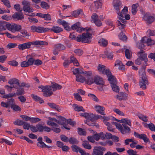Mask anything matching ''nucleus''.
I'll return each instance as SVG.
<instances>
[{
  "instance_id": "obj_1",
  "label": "nucleus",
  "mask_w": 155,
  "mask_h": 155,
  "mask_svg": "<svg viewBox=\"0 0 155 155\" xmlns=\"http://www.w3.org/2000/svg\"><path fill=\"white\" fill-rule=\"evenodd\" d=\"M118 122L123 124V126L122 125L119 123H117L116 122H112V124L115 125L117 128L119 130L120 132L123 134H125L127 133H128L130 131V129L129 127L126 125L127 124L129 126H131V122L130 119L128 118H122L121 120H116Z\"/></svg>"
},
{
  "instance_id": "obj_2",
  "label": "nucleus",
  "mask_w": 155,
  "mask_h": 155,
  "mask_svg": "<svg viewBox=\"0 0 155 155\" xmlns=\"http://www.w3.org/2000/svg\"><path fill=\"white\" fill-rule=\"evenodd\" d=\"M147 56V54L143 50H140V51L138 52V58L135 60V64L139 65L141 64L142 61H143L144 62V65L142 66L139 70L142 69L145 71L146 66L148 65V59Z\"/></svg>"
},
{
  "instance_id": "obj_3",
  "label": "nucleus",
  "mask_w": 155,
  "mask_h": 155,
  "mask_svg": "<svg viewBox=\"0 0 155 155\" xmlns=\"http://www.w3.org/2000/svg\"><path fill=\"white\" fill-rule=\"evenodd\" d=\"M91 30V28H85V31H87L86 33H83L82 35H79L76 38L77 41L78 42L82 41L84 43L89 42L91 41L92 38L91 34L88 32Z\"/></svg>"
},
{
  "instance_id": "obj_4",
  "label": "nucleus",
  "mask_w": 155,
  "mask_h": 155,
  "mask_svg": "<svg viewBox=\"0 0 155 155\" xmlns=\"http://www.w3.org/2000/svg\"><path fill=\"white\" fill-rule=\"evenodd\" d=\"M139 73L140 78H141L139 83L140 87L142 89L145 90L146 89V84H148L145 71L141 69L139 70Z\"/></svg>"
},
{
  "instance_id": "obj_5",
  "label": "nucleus",
  "mask_w": 155,
  "mask_h": 155,
  "mask_svg": "<svg viewBox=\"0 0 155 155\" xmlns=\"http://www.w3.org/2000/svg\"><path fill=\"white\" fill-rule=\"evenodd\" d=\"M127 11V7H125L121 12L118 14L117 18L123 23H126L127 22L126 20H128L130 19V15L126 14Z\"/></svg>"
},
{
  "instance_id": "obj_6",
  "label": "nucleus",
  "mask_w": 155,
  "mask_h": 155,
  "mask_svg": "<svg viewBox=\"0 0 155 155\" xmlns=\"http://www.w3.org/2000/svg\"><path fill=\"white\" fill-rule=\"evenodd\" d=\"M49 121H47V124L49 125L52 126V130L55 133H59L61 130L59 126L54 122H57V120L54 118H51L49 117L48 118Z\"/></svg>"
},
{
  "instance_id": "obj_7",
  "label": "nucleus",
  "mask_w": 155,
  "mask_h": 155,
  "mask_svg": "<svg viewBox=\"0 0 155 155\" xmlns=\"http://www.w3.org/2000/svg\"><path fill=\"white\" fill-rule=\"evenodd\" d=\"M5 27L8 30L13 33L19 31L21 29V25L16 24H11L8 23L6 24Z\"/></svg>"
},
{
  "instance_id": "obj_8",
  "label": "nucleus",
  "mask_w": 155,
  "mask_h": 155,
  "mask_svg": "<svg viewBox=\"0 0 155 155\" xmlns=\"http://www.w3.org/2000/svg\"><path fill=\"white\" fill-rule=\"evenodd\" d=\"M38 88L41 89V91L43 92V95L45 97L50 96L52 94L53 91L51 86L41 85L39 86Z\"/></svg>"
},
{
  "instance_id": "obj_9",
  "label": "nucleus",
  "mask_w": 155,
  "mask_h": 155,
  "mask_svg": "<svg viewBox=\"0 0 155 155\" xmlns=\"http://www.w3.org/2000/svg\"><path fill=\"white\" fill-rule=\"evenodd\" d=\"M23 10L25 12L30 13L32 12L34 10L32 7L30 6V2L24 0L22 2Z\"/></svg>"
},
{
  "instance_id": "obj_10",
  "label": "nucleus",
  "mask_w": 155,
  "mask_h": 155,
  "mask_svg": "<svg viewBox=\"0 0 155 155\" xmlns=\"http://www.w3.org/2000/svg\"><path fill=\"white\" fill-rule=\"evenodd\" d=\"M31 29L32 32H37L38 33L45 32L48 31L50 29L48 28H44L42 27L36 26L34 25L31 27Z\"/></svg>"
},
{
  "instance_id": "obj_11",
  "label": "nucleus",
  "mask_w": 155,
  "mask_h": 155,
  "mask_svg": "<svg viewBox=\"0 0 155 155\" xmlns=\"http://www.w3.org/2000/svg\"><path fill=\"white\" fill-rule=\"evenodd\" d=\"M104 151V148L102 147H95L93 149L92 155H103Z\"/></svg>"
},
{
  "instance_id": "obj_12",
  "label": "nucleus",
  "mask_w": 155,
  "mask_h": 155,
  "mask_svg": "<svg viewBox=\"0 0 155 155\" xmlns=\"http://www.w3.org/2000/svg\"><path fill=\"white\" fill-rule=\"evenodd\" d=\"M91 17V21L94 22L96 26H100L102 25L101 22L98 20V16L96 14H93Z\"/></svg>"
},
{
  "instance_id": "obj_13",
  "label": "nucleus",
  "mask_w": 155,
  "mask_h": 155,
  "mask_svg": "<svg viewBox=\"0 0 155 155\" xmlns=\"http://www.w3.org/2000/svg\"><path fill=\"white\" fill-rule=\"evenodd\" d=\"M97 70L99 73L105 74H108L110 71L108 69H106L105 66L101 64H99Z\"/></svg>"
},
{
  "instance_id": "obj_14",
  "label": "nucleus",
  "mask_w": 155,
  "mask_h": 155,
  "mask_svg": "<svg viewBox=\"0 0 155 155\" xmlns=\"http://www.w3.org/2000/svg\"><path fill=\"white\" fill-rule=\"evenodd\" d=\"M31 45V42L25 43L18 45V48L20 50L22 51L24 49L30 48Z\"/></svg>"
},
{
  "instance_id": "obj_15",
  "label": "nucleus",
  "mask_w": 155,
  "mask_h": 155,
  "mask_svg": "<svg viewBox=\"0 0 155 155\" xmlns=\"http://www.w3.org/2000/svg\"><path fill=\"white\" fill-rule=\"evenodd\" d=\"M147 37H144L142 38L140 42H138L137 44V47L140 49H143L144 48L145 44H146Z\"/></svg>"
},
{
  "instance_id": "obj_16",
  "label": "nucleus",
  "mask_w": 155,
  "mask_h": 155,
  "mask_svg": "<svg viewBox=\"0 0 155 155\" xmlns=\"http://www.w3.org/2000/svg\"><path fill=\"white\" fill-rule=\"evenodd\" d=\"M143 19L147 23L150 24L153 21L154 18L149 14L147 13L144 15Z\"/></svg>"
},
{
  "instance_id": "obj_17",
  "label": "nucleus",
  "mask_w": 155,
  "mask_h": 155,
  "mask_svg": "<svg viewBox=\"0 0 155 155\" xmlns=\"http://www.w3.org/2000/svg\"><path fill=\"white\" fill-rule=\"evenodd\" d=\"M80 22H77L72 26L71 28L73 30H76L78 32H81L82 31H84L85 28L80 27Z\"/></svg>"
},
{
  "instance_id": "obj_18",
  "label": "nucleus",
  "mask_w": 155,
  "mask_h": 155,
  "mask_svg": "<svg viewBox=\"0 0 155 155\" xmlns=\"http://www.w3.org/2000/svg\"><path fill=\"white\" fill-rule=\"evenodd\" d=\"M37 140L38 142L37 143V146L41 148L47 147L49 148L51 147V146H49L46 145L42 141V138L41 137H39Z\"/></svg>"
},
{
  "instance_id": "obj_19",
  "label": "nucleus",
  "mask_w": 155,
  "mask_h": 155,
  "mask_svg": "<svg viewBox=\"0 0 155 155\" xmlns=\"http://www.w3.org/2000/svg\"><path fill=\"white\" fill-rule=\"evenodd\" d=\"M114 66L117 68H118V69L120 70L124 71L125 70L124 65L120 60H117L115 61Z\"/></svg>"
},
{
  "instance_id": "obj_20",
  "label": "nucleus",
  "mask_w": 155,
  "mask_h": 155,
  "mask_svg": "<svg viewBox=\"0 0 155 155\" xmlns=\"http://www.w3.org/2000/svg\"><path fill=\"white\" fill-rule=\"evenodd\" d=\"M94 83L97 84L104 85V82L103 79L100 76L96 75L94 77Z\"/></svg>"
},
{
  "instance_id": "obj_21",
  "label": "nucleus",
  "mask_w": 155,
  "mask_h": 155,
  "mask_svg": "<svg viewBox=\"0 0 155 155\" xmlns=\"http://www.w3.org/2000/svg\"><path fill=\"white\" fill-rule=\"evenodd\" d=\"M127 95L125 93L120 92L115 97L120 101L126 100L127 99Z\"/></svg>"
},
{
  "instance_id": "obj_22",
  "label": "nucleus",
  "mask_w": 155,
  "mask_h": 155,
  "mask_svg": "<svg viewBox=\"0 0 155 155\" xmlns=\"http://www.w3.org/2000/svg\"><path fill=\"white\" fill-rule=\"evenodd\" d=\"M66 122V119L64 117H62L58 120H57V123L59 124H61L63 125V127L67 130H70V128L67 127V126L65 124V123Z\"/></svg>"
},
{
  "instance_id": "obj_23",
  "label": "nucleus",
  "mask_w": 155,
  "mask_h": 155,
  "mask_svg": "<svg viewBox=\"0 0 155 155\" xmlns=\"http://www.w3.org/2000/svg\"><path fill=\"white\" fill-rule=\"evenodd\" d=\"M106 75L108 78V80L110 82L111 84L114 83H116V81L115 78L112 75L110 71L109 72L108 74H107Z\"/></svg>"
},
{
  "instance_id": "obj_24",
  "label": "nucleus",
  "mask_w": 155,
  "mask_h": 155,
  "mask_svg": "<svg viewBox=\"0 0 155 155\" xmlns=\"http://www.w3.org/2000/svg\"><path fill=\"white\" fill-rule=\"evenodd\" d=\"M96 110L103 115H105L103 111L104 110V107L99 105H96L94 106Z\"/></svg>"
},
{
  "instance_id": "obj_25",
  "label": "nucleus",
  "mask_w": 155,
  "mask_h": 155,
  "mask_svg": "<svg viewBox=\"0 0 155 155\" xmlns=\"http://www.w3.org/2000/svg\"><path fill=\"white\" fill-rule=\"evenodd\" d=\"M12 17L14 18L17 20H21L24 18L23 14L21 13H15Z\"/></svg>"
},
{
  "instance_id": "obj_26",
  "label": "nucleus",
  "mask_w": 155,
  "mask_h": 155,
  "mask_svg": "<svg viewBox=\"0 0 155 155\" xmlns=\"http://www.w3.org/2000/svg\"><path fill=\"white\" fill-rule=\"evenodd\" d=\"M143 126L146 127H148L149 129L152 131H155V127L154 125L152 123L147 124L145 122L143 123Z\"/></svg>"
},
{
  "instance_id": "obj_27",
  "label": "nucleus",
  "mask_w": 155,
  "mask_h": 155,
  "mask_svg": "<svg viewBox=\"0 0 155 155\" xmlns=\"http://www.w3.org/2000/svg\"><path fill=\"white\" fill-rule=\"evenodd\" d=\"M76 80L77 82L84 83L85 82L86 79L84 77L81 75H78L76 76Z\"/></svg>"
},
{
  "instance_id": "obj_28",
  "label": "nucleus",
  "mask_w": 155,
  "mask_h": 155,
  "mask_svg": "<svg viewBox=\"0 0 155 155\" xmlns=\"http://www.w3.org/2000/svg\"><path fill=\"white\" fill-rule=\"evenodd\" d=\"M73 107L74 109L75 110L78 111H85L84 109L82 107L79 106L76 104H74L73 105Z\"/></svg>"
},
{
  "instance_id": "obj_29",
  "label": "nucleus",
  "mask_w": 155,
  "mask_h": 155,
  "mask_svg": "<svg viewBox=\"0 0 155 155\" xmlns=\"http://www.w3.org/2000/svg\"><path fill=\"white\" fill-rule=\"evenodd\" d=\"M55 33H59L63 31L62 29L58 26H54L51 29H49Z\"/></svg>"
},
{
  "instance_id": "obj_30",
  "label": "nucleus",
  "mask_w": 155,
  "mask_h": 155,
  "mask_svg": "<svg viewBox=\"0 0 155 155\" xmlns=\"http://www.w3.org/2000/svg\"><path fill=\"white\" fill-rule=\"evenodd\" d=\"M8 83L12 85V86L14 85L15 86V85L17 86L19 85L18 81V79L15 78L9 80Z\"/></svg>"
},
{
  "instance_id": "obj_31",
  "label": "nucleus",
  "mask_w": 155,
  "mask_h": 155,
  "mask_svg": "<svg viewBox=\"0 0 155 155\" xmlns=\"http://www.w3.org/2000/svg\"><path fill=\"white\" fill-rule=\"evenodd\" d=\"M110 120H117V119H116L115 118L111 116H109L108 117H103L102 120L104 122L105 121L107 122Z\"/></svg>"
},
{
  "instance_id": "obj_32",
  "label": "nucleus",
  "mask_w": 155,
  "mask_h": 155,
  "mask_svg": "<svg viewBox=\"0 0 155 155\" xmlns=\"http://www.w3.org/2000/svg\"><path fill=\"white\" fill-rule=\"evenodd\" d=\"M94 77H88L86 79L85 83L88 85H91L94 83Z\"/></svg>"
},
{
  "instance_id": "obj_33",
  "label": "nucleus",
  "mask_w": 155,
  "mask_h": 155,
  "mask_svg": "<svg viewBox=\"0 0 155 155\" xmlns=\"http://www.w3.org/2000/svg\"><path fill=\"white\" fill-rule=\"evenodd\" d=\"M18 87L16 88L17 92L16 93V95H22L24 94V91L23 88L21 87L20 85H18Z\"/></svg>"
},
{
  "instance_id": "obj_34",
  "label": "nucleus",
  "mask_w": 155,
  "mask_h": 155,
  "mask_svg": "<svg viewBox=\"0 0 155 155\" xmlns=\"http://www.w3.org/2000/svg\"><path fill=\"white\" fill-rule=\"evenodd\" d=\"M87 115H86L85 118L91 121L94 120V115L92 114L91 113H86Z\"/></svg>"
},
{
  "instance_id": "obj_35",
  "label": "nucleus",
  "mask_w": 155,
  "mask_h": 155,
  "mask_svg": "<svg viewBox=\"0 0 155 155\" xmlns=\"http://www.w3.org/2000/svg\"><path fill=\"white\" fill-rule=\"evenodd\" d=\"M139 5L138 4H134L132 6L131 12L133 15H135L137 12V8L138 7Z\"/></svg>"
},
{
  "instance_id": "obj_36",
  "label": "nucleus",
  "mask_w": 155,
  "mask_h": 155,
  "mask_svg": "<svg viewBox=\"0 0 155 155\" xmlns=\"http://www.w3.org/2000/svg\"><path fill=\"white\" fill-rule=\"evenodd\" d=\"M132 53L130 49H126L125 51V56L127 58L130 59L132 56Z\"/></svg>"
},
{
  "instance_id": "obj_37",
  "label": "nucleus",
  "mask_w": 155,
  "mask_h": 155,
  "mask_svg": "<svg viewBox=\"0 0 155 155\" xmlns=\"http://www.w3.org/2000/svg\"><path fill=\"white\" fill-rule=\"evenodd\" d=\"M98 42L101 45L104 47L106 46L108 44L107 41L104 38L101 39Z\"/></svg>"
},
{
  "instance_id": "obj_38",
  "label": "nucleus",
  "mask_w": 155,
  "mask_h": 155,
  "mask_svg": "<svg viewBox=\"0 0 155 155\" xmlns=\"http://www.w3.org/2000/svg\"><path fill=\"white\" fill-rule=\"evenodd\" d=\"M121 22H122L119 19L117 21V25L120 30L123 29L126 26L125 25L122 24Z\"/></svg>"
},
{
  "instance_id": "obj_39",
  "label": "nucleus",
  "mask_w": 155,
  "mask_h": 155,
  "mask_svg": "<svg viewBox=\"0 0 155 155\" xmlns=\"http://www.w3.org/2000/svg\"><path fill=\"white\" fill-rule=\"evenodd\" d=\"M105 54L109 59L112 58L113 57V53L109 49H107L105 52Z\"/></svg>"
},
{
  "instance_id": "obj_40",
  "label": "nucleus",
  "mask_w": 155,
  "mask_h": 155,
  "mask_svg": "<svg viewBox=\"0 0 155 155\" xmlns=\"http://www.w3.org/2000/svg\"><path fill=\"white\" fill-rule=\"evenodd\" d=\"M51 87L52 89H53V91H54L56 90L60 89L62 88V86L56 83L53 84Z\"/></svg>"
},
{
  "instance_id": "obj_41",
  "label": "nucleus",
  "mask_w": 155,
  "mask_h": 155,
  "mask_svg": "<svg viewBox=\"0 0 155 155\" xmlns=\"http://www.w3.org/2000/svg\"><path fill=\"white\" fill-rule=\"evenodd\" d=\"M56 49L58 51H61L65 49V47L64 46L61 44H58L56 45L55 46Z\"/></svg>"
},
{
  "instance_id": "obj_42",
  "label": "nucleus",
  "mask_w": 155,
  "mask_h": 155,
  "mask_svg": "<svg viewBox=\"0 0 155 155\" xmlns=\"http://www.w3.org/2000/svg\"><path fill=\"white\" fill-rule=\"evenodd\" d=\"M118 37L120 40L123 41H125L127 39V36L122 31L119 34Z\"/></svg>"
},
{
  "instance_id": "obj_43",
  "label": "nucleus",
  "mask_w": 155,
  "mask_h": 155,
  "mask_svg": "<svg viewBox=\"0 0 155 155\" xmlns=\"http://www.w3.org/2000/svg\"><path fill=\"white\" fill-rule=\"evenodd\" d=\"M32 45H45L48 44V43L45 41H36L31 42Z\"/></svg>"
},
{
  "instance_id": "obj_44",
  "label": "nucleus",
  "mask_w": 155,
  "mask_h": 155,
  "mask_svg": "<svg viewBox=\"0 0 155 155\" xmlns=\"http://www.w3.org/2000/svg\"><path fill=\"white\" fill-rule=\"evenodd\" d=\"M82 10L81 9H78L73 12L72 13V15L74 17H77L79 15L80 13L82 12Z\"/></svg>"
},
{
  "instance_id": "obj_45",
  "label": "nucleus",
  "mask_w": 155,
  "mask_h": 155,
  "mask_svg": "<svg viewBox=\"0 0 155 155\" xmlns=\"http://www.w3.org/2000/svg\"><path fill=\"white\" fill-rule=\"evenodd\" d=\"M139 138L143 139L145 142H147L148 141V139L147 138L146 135L144 134H140Z\"/></svg>"
},
{
  "instance_id": "obj_46",
  "label": "nucleus",
  "mask_w": 155,
  "mask_h": 155,
  "mask_svg": "<svg viewBox=\"0 0 155 155\" xmlns=\"http://www.w3.org/2000/svg\"><path fill=\"white\" fill-rule=\"evenodd\" d=\"M102 1L101 0H97L94 2V4L95 7L97 8H101L102 6Z\"/></svg>"
},
{
  "instance_id": "obj_47",
  "label": "nucleus",
  "mask_w": 155,
  "mask_h": 155,
  "mask_svg": "<svg viewBox=\"0 0 155 155\" xmlns=\"http://www.w3.org/2000/svg\"><path fill=\"white\" fill-rule=\"evenodd\" d=\"M112 88L113 91L116 92H118L119 91V87L117 86L115 83H114L111 84Z\"/></svg>"
},
{
  "instance_id": "obj_48",
  "label": "nucleus",
  "mask_w": 155,
  "mask_h": 155,
  "mask_svg": "<svg viewBox=\"0 0 155 155\" xmlns=\"http://www.w3.org/2000/svg\"><path fill=\"white\" fill-rule=\"evenodd\" d=\"M41 8L45 9H48L50 7L48 3L45 2H41Z\"/></svg>"
},
{
  "instance_id": "obj_49",
  "label": "nucleus",
  "mask_w": 155,
  "mask_h": 155,
  "mask_svg": "<svg viewBox=\"0 0 155 155\" xmlns=\"http://www.w3.org/2000/svg\"><path fill=\"white\" fill-rule=\"evenodd\" d=\"M20 32L24 37H26V38H28L30 35V34L29 33H28L27 31L25 29L21 30Z\"/></svg>"
},
{
  "instance_id": "obj_50",
  "label": "nucleus",
  "mask_w": 155,
  "mask_h": 155,
  "mask_svg": "<svg viewBox=\"0 0 155 155\" xmlns=\"http://www.w3.org/2000/svg\"><path fill=\"white\" fill-rule=\"evenodd\" d=\"M5 34L8 37V38H18L20 36H19V35L16 36H14L13 35H11V34L8 33V32H6L5 33H0V35H3Z\"/></svg>"
},
{
  "instance_id": "obj_51",
  "label": "nucleus",
  "mask_w": 155,
  "mask_h": 155,
  "mask_svg": "<svg viewBox=\"0 0 155 155\" xmlns=\"http://www.w3.org/2000/svg\"><path fill=\"white\" fill-rule=\"evenodd\" d=\"M82 145L86 149L89 150L91 148V146L89 144L87 141H84Z\"/></svg>"
},
{
  "instance_id": "obj_52",
  "label": "nucleus",
  "mask_w": 155,
  "mask_h": 155,
  "mask_svg": "<svg viewBox=\"0 0 155 155\" xmlns=\"http://www.w3.org/2000/svg\"><path fill=\"white\" fill-rule=\"evenodd\" d=\"M81 74H84L88 76H90L92 75V72L91 71H81Z\"/></svg>"
},
{
  "instance_id": "obj_53",
  "label": "nucleus",
  "mask_w": 155,
  "mask_h": 155,
  "mask_svg": "<svg viewBox=\"0 0 155 155\" xmlns=\"http://www.w3.org/2000/svg\"><path fill=\"white\" fill-rule=\"evenodd\" d=\"M68 142L71 144H76L78 143V141L74 137H71L69 140Z\"/></svg>"
},
{
  "instance_id": "obj_54",
  "label": "nucleus",
  "mask_w": 155,
  "mask_h": 155,
  "mask_svg": "<svg viewBox=\"0 0 155 155\" xmlns=\"http://www.w3.org/2000/svg\"><path fill=\"white\" fill-rule=\"evenodd\" d=\"M82 71V70L80 69L79 68H75V69H74L72 70V72H73L74 74L75 75H78V74H80V72Z\"/></svg>"
},
{
  "instance_id": "obj_55",
  "label": "nucleus",
  "mask_w": 155,
  "mask_h": 155,
  "mask_svg": "<svg viewBox=\"0 0 155 155\" xmlns=\"http://www.w3.org/2000/svg\"><path fill=\"white\" fill-rule=\"evenodd\" d=\"M155 41L153 40H152L150 38H147L146 44H147L148 46H151L152 45L154 44Z\"/></svg>"
},
{
  "instance_id": "obj_56",
  "label": "nucleus",
  "mask_w": 155,
  "mask_h": 155,
  "mask_svg": "<svg viewBox=\"0 0 155 155\" xmlns=\"http://www.w3.org/2000/svg\"><path fill=\"white\" fill-rule=\"evenodd\" d=\"M14 124L15 125L21 126L23 125L24 124V122L21 120H17L14 122Z\"/></svg>"
},
{
  "instance_id": "obj_57",
  "label": "nucleus",
  "mask_w": 155,
  "mask_h": 155,
  "mask_svg": "<svg viewBox=\"0 0 155 155\" xmlns=\"http://www.w3.org/2000/svg\"><path fill=\"white\" fill-rule=\"evenodd\" d=\"M88 96L94 101L96 102H98V98L94 95L91 94H89Z\"/></svg>"
},
{
  "instance_id": "obj_58",
  "label": "nucleus",
  "mask_w": 155,
  "mask_h": 155,
  "mask_svg": "<svg viewBox=\"0 0 155 155\" xmlns=\"http://www.w3.org/2000/svg\"><path fill=\"white\" fill-rule=\"evenodd\" d=\"M15 96H16L15 93H12L4 95L2 96V97L5 98H8Z\"/></svg>"
},
{
  "instance_id": "obj_59",
  "label": "nucleus",
  "mask_w": 155,
  "mask_h": 155,
  "mask_svg": "<svg viewBox=\"0 0 155 155\" xmlns=\"http://www.w3.org/2000/svg\"><path fill=\"white\" fill-rule=\"evenodd\" d=\"M93 121L86 120L84 121L85 124H87L89 126H94L95 125V123Z\"/></svg>"
},
{
  "instance_id": "obj_60",
  "label": "nucleus",
  "mask_w": 155,
  "mask_h": 155,
  "mask_svg": "<svg viewBox=\"0 0 155 155\" xmlns=\"http://www.w3.org/2000/svg\"><path fill=\"white\" fill-rule=\"evenodd\" d=\"M78 134L80 135H85L86 132L81 128H78Z\"/></svg>"
},
{
  "instance_id": "obj_61",
  "label": "nucleus",
  "mask_w": 155,
  "mask_h": 155,
  "mask_svg": "<svg viewBox=\"0 0 155 155\" xmlns=\"http://www.w3.org/2000/svg\"><path fill=\"white\" fill-rule=\"evenodd\" d=\"M139 118L145 122L147 121V117L142 114H140L138 116Z\"/></svg>"
},
{
  "instance_id": "obj_62",
  "label": "nucleus",
  "mask_w": 155,
  "mask_h": 155,
  "mask_svg": "<svg viewBox=\"0 0 155 155\" xmlns=\"http://www.w3.org/2000/svg\"><path fill=\"white\" fill-rule=\"evenodd\" d=\"M61 140L65 142H68L69 141V139L64 135H61L60 136Z\"/></svg>"
},
{
  "instance_id": "obj_63",
  "label": "nucleus",
  "mask_w": 155,
  "mask_h": 155,
  "mask_svg": "<svg viewBox=\"0 0 155 155\" xmlns=\"http://www.w3.org/2000/svg\"><path fill=\"white\" fill-rule=\"evenodd\" d=\"M73 151L78 152H79L80 149L78 146L74 145L71 147Z\"/></svg>"
},
{
  "instance_id": "obj_64",
  "label": "nucleus",
  "mask_w": 155,
  "mask_h": 155,
  "mask_svg": "<svg viewBox=\"0 0 155 155\" xmlns=\"http://www.w3.org/2000/svg\"><path fill=\"white\" fill-rule=\"evenodd\" d=\"M43 18L47 20H51V16L49 14H44Z\"/></svg>"
}]
</instances>
